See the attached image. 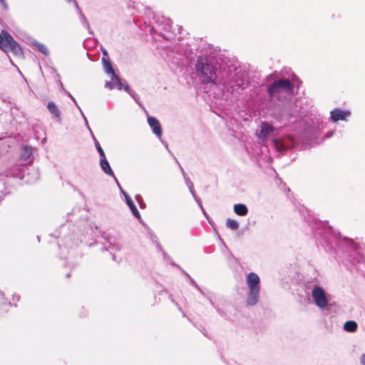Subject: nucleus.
Listing matches in <instances>:
<instances>
[{"instance_id":"bb28decb","label":"nucleus","mask_w":365,"mask_h":365,"mask_svg":"<svg viewBox=\"0 0 365 365\" xmlns=\"http://www.w3.org/2000/svg\"><path fill=\"white\" fill-rule=\"evenodd\" d=\"M226 225L228 228L231 229L232 230H236L239 227V223L232 219L228 218L226 222Z\"/></svg>"},{"instance_id":"58836bf2","label":"nucleus","mask_w":365,"mask_h":365,"mask_svg":"<svg viewBox=\"0 0 365 365\" xmlns=\"http://www.w3.org/2000/svg\"><path fill=\"white\" fill-rule=\"evenodd\" d=\"M201 210H202V212L203 215L206 217V218H208V215H207V214L206 213V212H205V209L202 207V209H201Z\"/></svg>"},{"instance_id":"49530a36","label":"nucleus","mask_w":365,"mask_h":365,"mask_svg":"<svg viewBox=\"0 0 365 365\" xmlns=\"http://www.w3.org/2000/svg\"><path fill=\"white\" fill-rule=\"evenodd\" d=\"M35 173H36V178H38V172L35 171Z\"/></svg>"},{"instance_id":"7c9ffc66","label":"nucleus","mask_w":365,"mask_h":365,"mask_svg":"<svg viewBox=\"0 0 365 365\" xmlns=\"http://www.w3.org/2000/svg\"><path fill=\"white\" fill-rule=\"evenodd\" d=\"M135 199L138 202L140 207L143 208L145 204L143 201L142 197L140 195H135Z\"/></svg>"},{"instance_id":"2f4dec72","label":"nucleus","mask_w":365,"mask_h":365,"mask_svg":"<svg viewBox=\"0 0 365 365\" xmlns=\"http://www.w3.org/2000/svg\"><path fill=\"white\" fill-rule=\"evenodd\" d=\"M101 50L102 51V53H103V57L102 58H108V51L106 48H104L103 47L101 46Z\"/></svg>"},{"instance_id":"39448f33","label":"nucleus","mask_w":365,"mask_h":365,"mask_svg":"<svg viewBox=\"0 0 365 365\" xmlns=\"http://www.w3.org/2000/svg\"><path fill=\"white\" fill-rule=\"evenodd\" d=\"M246 282L249 289L246 302L250 306H254L259 298L260 279L256 273L250 272L247 276Z\"/></svg>"},{"instance_id":"7ed1b4c3","label":"nucleus","mask_w":365,"mask_h":365,"mask_svg":"<svg viewBox=\"0 0 365 365\" xmlns=\"http://www.w3.org/2000/svg\"><path fill=\"white\" fill-rule=\"evenodd\" d=\"M298 81L297 76L291 73L287 78L274 80L267 87V93L272 100L284 101L290 98L294 94V81Z\"/></svg>"},{"instance_id":"c9c22d12","label":"nucleus","mask_w":365,"mask_h":365,"mask_svg":"<svg viewBox=\"0 0 365 365\" xmlns=\"http://www.w3.org/2000/svg\"><path fill=\"white\" fill-rule=\"evenodd\" d=\"M4 300V294L0 291V303H2Z\"/></svg>"},{"instance_id":"a211bd4d","label":"nucleus","mask_w":365,"mask_h":365,"mask_svg":"<svg viewBox=\"0 0 365 365\" xmlns=\"http://www.w3.org/2000/svg\"><path fill=\"white\" fill-rule=\"evenodd\" d=\"M29 44L34 49L38 51L39 53L43 54L44 56H48L49 51L45 44L41 43L34 39H31Z\"/></svg>"},{"instance_id":"a18cd8bd","label":"nucleus","mask_w":365,"mask_h":365,"mask_svg":"<svg viewBox=\"0 0 365 365\" xmlns=\"http://www.w3.org/2000/svg\"><path fill=\"white\" fill-rule=\"evenodd\" d=\"M208 299H209V300H210V303L214 306V304H213V302H212V299H211L210 298H208Z\"/></svg>"},{"instance_id":"9b49d317","label":"nucleus","mask_w":365,"mask_h":365,"mask_svg":"<svg viewBox=\"0 0 365 365\" xmlns=\"http://www.w3.org/2000/svg\"><path fill=\"white\" fill-rule=\"evenodd\" d=\"M122 194L123 195L125 203L131 211L133 215L140 222H142L143 220L141 218L140 214L130 195L125 190H122Z\"/></svg>"},{"instance_id":"dca6fc26","label":"nucleus","mask_w":365,"mask_h":365,"mask_svg":"<svg viewBox=\"0 0 365 365\" xmlns=\"http://www.w3.org/2000/svg\"><path fill=\"white\" fill-rule=\"evenodd\" d=\"M275 128L267 122H262L260 126L259 138L265 139L271 135Z\"/></svg>"},{"instance_id":"2eb2a0df","label":"nucleus","mask_w":365,"mask_h":365,"mask_svg":"<svg viewBox=\"0 0 365 365\" xmlns=\"http://www.w3.org/2000/svg\"><path fill=\"white\" fill-rule=\"evenodd\" d=\"M33 149L30 145L22 146L21 149V160L25 163L32 161Z\"/></svg>"},{"instance_id":"de8ad7c7","label":"nucleus","mask_w":365,"mask_h":365,"mask_svg":"<svg viewBox=\"0 0 365 365\" xmlns=\"http://www.w3.org/2000/svg\"><path fill=\"white\" fill-rule=\"evenodd\" d=\"M113 259L115 260V255L113 254Z\"/></svg>"},{"instance_id":"a19ab883","label":"nucleus","mask_w":365,"mask_h":365,"mask_svg":"<svg viewBox=\"0 0 365 365\" xmlns=\"http://www.w3.org/2000/svg\"><path fill=\"white\" fill-rule=\"evenodd\" d=\"M24 172H25V170H23V175L21 176V179H24Z\"/></svg>"},{"instance_id":"a878e982","label":"nucleus","mask_w":365,"mask_h":365,"mask_svg":"<svg viewBox=\"0 0 365 365\" xmlns=\"http://www.w3.org/2000/svg\"><path fill=\"white\" fill-rule=\"evenodd\" d=\"M108 246H104L103 250H107V251H110V253H112L113 251L120 250V245L113 243V242H110V240L108 241Z\"/></svg>"},{"instance_id":"cd10ccee","label":"nucleus","mask_w":365,"mask_h":365,"mask_svg":"<svg viewBox=\"0 0 365 365\" xmlns=\"http://www.w3.org/2000/svg\"><path fill=\"white\" fill-rule=\"evenodd\" d=\"M123 88L126 91L129 95L132 96V98L135 100V102L138 103V95L135 92L131 90L128 84L123 86Z\"/></svg>"},{"instance_id":"473e14b6","label":"nucleus","mask_w":365,"mask_h":365,"mask_svg":"<svg viewBox=\"0 0 365 365\" xmlns=\"http://www.w3.org/2000/svg\"><path fill=\"white\" fill-rule=\"evenodd\" d=\"M113 179H114L115 182H116V184H117V185H118L120 192L122 193V190H124L122 188V187H121L120 184L119 183L118 179L116 178L115 176V178H113Z\"/></svg>"},{"instance_id":"4c0bfd02","label":"nucleus","mask_w":365,"mask_h":365,"mask_svg":"<svg viewBox=\"0 0 365 365\" xmlns=\"http://www.w3.org/2000/svg\"><path fill=\"white\" fill-rule=\"evenodd\" d=\"M19 299H20V297H19V295H17V294H14V295H13V300H17V301H19Z\"/></svg>"},{"instance_id":"37998d69","label":"nucleus","mask_w":365,"mask_h":365,"mask_svg":"<svg viewBox=\"0 0 365 365\" xmlns=\"http://www.w3.org/2000/svg\"><path fill=\"white\" fill-rule=\"evenodd\" d=\"M65 1H66V2H68V4H71V1H72L73 0H65Z\"/></svg>"},{"instance_id":"423d86ee","label":"nucleus","mask_w":365,"mask_h":365,"mask_svg":"<svg viewBox=\"0 0 365 365\" xmlns=\"http://www.w3.org/2000/svg\"><path fill=\"white\" fill-rule=\"evenodd\" d=\"M274 145L276 150L282 154L289 150L292 151L299 148L302 149L298 140L292 135H286L283 137L276 138L274 140Z\"/></svg>"},{"instance_id":"ea45409f","label":"nucleus","mask_w":365,"mask_h":365,"mask_svg":"<svg viewBox=\"0 0 365 365\" xmlns=\"http://www.w3.org/2000/svg\"><path fill=\"white\" fill-rule=\"evenodd\" d=\"M332 135H333V132H331V133L328 132V133L326 134V137H327V138H330V137H331V136H332Z\"/></svg>"},{"instance_id":"6e6552de","label":"nucleus","mask_w":365,"mask_h":365,"mask_svg":"<svg viewBox=\"0 0 365 365\" xmlns=\"http://www.w3.org/2000/svg\"><path fill=\"white\" fill-rule=\"evenodd\" d=\"M312 297L314 304L321 309H324L328 307L329 300L327 293L322 287L314 286L312 292Z\"/></svg>"},{"instance_id":"09e8293b","label":"nucleus","mask_w":365,"mask_h":365,"mask_svg":"<svg viewBox=\"0 0 365 365\" xmlns=\"http://www.w3.org/2000/svg\"><path fill=\"white\" fill-rule=\"evenodd\" d=\"M59 82H60V85H61V86L63 88V83H61V81H60Z\"/></svg>"},{"instance_id":"4468645a","label":"nucleus","mask_w":365,"mask_h":365,"mask_svg":"<svg viewBox=\"0 0 365 365\" xmlns=\"http://www.w3.org/2000/svg\"><path fill=\"white\" fill-rule=\"evenodd\" d=\"M71 3H73V4L74 5V6H75V8H76V9L79 16H80V21L82 23V24L88 29V32L91 34H93V31L91 30V29L90 27V24L88 23V21L87 20L86 16L82 12V10L79 7L77 1L76 0H73L71 1Z\"/></svg>"},{"instance_id":"72a5a7b5","label":"nucleus","mask_w":365,"mask_h":365,"mask_svg":"<svg viewBox=\"0 0 365 365\" xmlns=\"http://www.w3.org/2000/svg\"><path fill=\"white\" fill-rule=\"evenodd\" d=\"M360 363L361 365H365V354H363L360 357Z\"/></svg>"},{"instance_id":"393cba45","label":"nucleus","mask_w":365,"mask_h":365,"mask_svg":"<svg viewBox=\"0 0 365 365\" xmlns=\"http://www.w3.org/2000/svg\"><path fill=\"white\" fill-rule=\"evenodd\" d=\"M88 129L90 130L91 135H92V137H93V139L94 140V143H95V146H96V148L98 153V154L100 155L101 156V158H105L106 157V155H105V153L103 151V150L102 149L99 142L96 140V138H95L91 129L90 128L89 125H86Z\"/></svg>"},{"instance_id":"5701e85b","label":"nucleus","mask_w":365,"mask_h":365,"mask_svg":"<svg viewBox=\"0 0 365 365\" xmlns=\"http://www.w3.org/2000/svg\"><path fill=\"white\" fill-rule=\"evenodd\" d=\"M234 212L239 216H245L248 213V209L245 204L239 203L234 205Z\"/></svg>"},{"instance_id":"c85d7f7f","label":"nucleus","mask_w":365,"mask_h":365,"mask_svg":"<svg viewBox=\"0 0 365 365\" xmlns=\"http://www.w3.org/2000/svg\"><path fill=\"white\" fill-rule=\"evenodd\" d=\"M68 93V96H69V98L74 102V103L76 104V106H77V108H78V110H80L81 112V114L82 115V117L83 118L84 120H85V123H86V125H88V120H87V118L85 116L84 113H83L81 108L78 106L75 98L70 93Z\"/></svg>"},{"instance_id":"412c9836","label":"nucleus","mask_w":365,"mask_h":365,"mask_svg":"<svg viewBox=\"0 0 365 365\" xmlns=\"http://www.w3.org/2000/svg\"><path fill=\"white\" fill-rule=\"evenodd\" d=\"M148 122L150 128L153 129V132L160 138V123L154 117H148Z\"/></svg>"},{"instance_id":"f8f14e48","label":"nucleus","mask_w":365,"mask_h":365,"mask_svg":"<svg viewBox=\"0 0 365 365\" xmlns=\"http://www.w3.org/2000/svg\"><path fill=\"white\" fill-rule=\"evenodd\" d=\"M161 142L164 144L165 148L171 153V155L173 156L175 162L178 163V165H179V168H180V170L182 172V176L184 178V180H185V184L187 185V186L189 188V190L191 194L195 192V189H194V185H193V183L192 182V181L190 180V179L189 178V177L187 175V174L185 173V172L184 171L183 168H182L181 165L180 164V163L178 162V160H177V158L173 155V154L168 149V144L166 143H163L162 140Z\"/></svg>"},{"instance_id":"0eeeda50","label":"nucleus","mask_w":365,"mask_h":365,"mask_svg":"<svg viewBox=\"0 0 365 365\" xmlns=\"http://www.w3.org/2000/svg\"><path fill=\"white\" fill-rule=\"evenodd\" d=\"M0 48L6 53L12 52L16 56L22 54L20 46L14 41L11 34L6 31L0 34Z\"/></svg>"},{"instance_id":"c03bdc74","label":"nucleus","mask_w":365,"mask_h":365,"mask_svg":"<svg viewBox=\"0 0 365 365\" xmlns=\"http://www.w3.org/2000/svg\"><path fill=\"white\" fill-rule=\"evenodd\" d=\"M293 129H294V130H297V125H294V126H293Z\"/></svg>"},{"instance_id":"4be33fe9","label":"nucleus","mask_w":365,"mask_h":365,"mask_svg":"<svg viewBox=\"0 0 365 365\" xmlns=\"http://www.w3.org/2000/svg\"><path fill=\"white\" fill-rule=\"evenodd\" d=\"M102 63L105 72L110 75V77L113 76V74H116L109 58H102Z\"/></svg>"},{"instance_id":"e433bc0d","label":"nucleus","mask_w":365,"mask_h":365,"mask_svg":"<svg viewBox=\"0 0 365 365\" xmlns=\"http://www.w3.org/2000/svg\"><path fill=\"white\" fill-rule=\"evenodd\" d=\"M163 258L166 260H170V257L169 256L165 253V252H163Z\"/></svg>"},{"instance_id":"c756f323","label":"nucleus","mask_w":365,"mask_h":365,"mask_svg":"<svg viewBox=\"0 0 365 365\" xmlns=\"http://www.w3.org/2000/svg\"><path fill=\"white\" fill-rule=\"evenodd\" d=\"M192 197H194L195 200L196 201V202L197 203V205H199V207H200V209H202V201L198 197V196L196 195L195 192L192 193Z\"/></svg>"},{"instance_id":"f03ea898","label":"nucleus","mask_w":365,"mask_h":365,"mask_svg":"<svg viewBox=\"0 0 365 365\" xmlns=\"http://www.w3.org/2000/svg\"><path fill=\"white\" fill-rule=\"evenodd\" d=\"M316 235L322 246L327 252L336 253L346 265L348 263L353 266L365 263V247L358 245L349 238H342L332 227H318Z\"/></svg>"},{"instance_id":"b1692460","label":"nucleus","mask_w":365,"mask_h":365,"mask_svg":"<svg viewBox=\"0 0 365 365\" xmlns=\"http://www.w3.org/2000/svg\"><path fill=\"white\" fill-rule=\"evenodd\" d=\"M357 328L358 324L355 321H347L344 324V329L347 332H355Z\"/></svg>"},{"instance_id":"aec40b11","label":"nucleus","mask_w":365,"mask_h":365,"mask_svg":"<svg viewBox=\"0 0 365 365\" xmlns=\"http://www.w3.org/2000/svg\"><path fill=\"white\" fill-rule=\"evenodd\" d=\"M170 264L173 266L177 267L179 268L189 279L190 283L192 286L195 287L202 294L205 295V293L203 292V290L198 286L197 282L192 279L188 273H187L183 269L181 268V267L178 264H176L173 260H170Z\"/></svg>"},{"instance_id":"1a4fd4ad","label":"nucleus","mask_w":365,"mask_h":365,"mask_svg":"<svg viewBox=\"0 0 365 365\" xmlns=\"http://www.w3.org/2000/svg\"><path fill=\"white\" fill-rule=\"evenodd\" d=\"M175 30L169 18L161 16V38L171 41L175 38Z\"/></svg>"},{"instance_id":"f3484780","label":"nucleus","mask_w":365,"mask_h":365,"mask_svg":"<svg viewBox=\"0 0 365 365\" xmlns=\"http://www.w3.org/2000/svg\"><path fill=\"white\" fill-rule=\"evenodd\" d=\"M46 108L49 113L53 115V117L58 122L61 123V111L56 105V103L53 101H49L47 103Z\"/></svg>"},{"instance_id":"9d476101","label":"nucleus","mask_w":365,"mask_h":365,"mask_svg":"<svg viewBox=\"0 0 365 365\" xmlns=\"http://www.w3.org/2000/svg\"><path fill=\"white\" fill-rule=\"evenodd\" d=\"M350 115L351 112L349 110L334 108L330 112V120L333 123H336L339 120H346V118Z\"/></svg>"},{"instance_id":"79ce46f5","label":"nucleus","mask_w":365,"mask_h":365,"mask_svg":"<svg viewBox=\"0 0 365 365\" xmlns=\"http://www.w3.org/2000/svg\"><path fill=\"white\" fill-rule=\"evenodd\" d=\"M272 78V75H269V76H267V79H268V81H269L270 78Z\"/></svg>"},{"instance_id":"f257e3e1","label":"nucleus","mask_w":365,"mask_h":365,"mask_svg":"<svg viewBox=\"0 0 365 365\" xmlns=\"http://www.w3.org/2000/svg\"><path fill=\"white\" fill-rule=\"evenodd\" d=\"M196 77L205 93L215 98H237L247 84V73L240 66L222 68L211 55L199 56L195 63Z\"/></svg>"},{"instance_id":"f704fd0d","label":"nucleus","mask_w":365,"mask_h":365,"mask_svg":"<svg viewBox=\"0 0 365 365\" xmlns=\"http://www.w3.org/2000/svg\"><path fill=\"white\" fill-rule=\"evenodd\" d=\"M0 2H1L4 9H8V5H7V4H6L5 0H0Z\"/></svg>"},{"instance_id":"20e7f679","label":"nucleus","mask_w":365,"mask_h":365,"mask_svg":"<svg viewBox=\"0 0 365 365\" xmlns=\"http://www.w3.org/2000/svg\"><path fill=\"white\" fill-rule=\"evenodd\" d=\"M284 124L287 123H297L299 125L300 131L304 133H312L311 128L307 125L306 121L302 118L300 113V106L297 103H289L283 109L281 119L279 120Z\"/></svg>"},{"instance_id":"8fccbe9b","label":"nucleus","mask_w":365,"mask_h":365,"mask_svg":"<svg viewBox=\"0 0 365 365\" xmlns=\"http://www.w3.org/2000/svg\"><path fill=\"white\" fill-rule=\"evenodd\" d=\"M168 48L170 49V47H168ZM165 49H167V46H165Z\"/></svg>"},{"instance_id":"ddd939ff","label":"nucleus","mask_w":365,"mask_h":365,"mask_svg":"<svg viewBox=\"0 0 365 365\" xmlns=\"http://www.w3.org/2000/svg\"><path fill=\"white\" fill-rule=\"evenodd\" d=\"M105 87L110 90L117 88L120 91L123 89V84L117 74H113L110 78V81H107L106 83Z\"/></svg>"},{"instance_id":"6ab92c4d","label":"nucleus","mask_w":365,"mask_h":365,"mask_svg":"<svg viewBox=\"0 0 365 365\" xmlns=\"http://www.w3.org/2000/svg\"><path fill=\"white\" fill-rule=\"evenodd\" d=\"M100 166L102 170L107 175L115 178V174L110 166L109 162L108 161L106 157L100 159Z\"/></svg>"}]
</instances>
